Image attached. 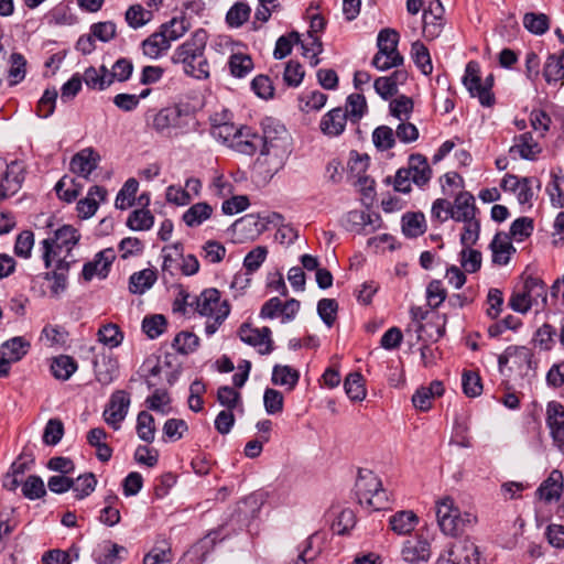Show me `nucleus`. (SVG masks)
Masks as SVG:
<instances>
[{"mask_svg":"<svg viewBox=\"0 0 564 564\" xmlns=\"http://www.w3.org/2000/svg\"><path fill=\"white\" fill-rule=\"evenodd\" d=\"M344 389L351 401H361L366 397L364 377L360 372H350L344 381Z\"/></svg>","mask_w":564,"mask_h":564,"instance_id":"46","label":"nucleus"},{"mask_svg":"<svg viewBox=\"0 0 564 564\" xmlns=\"http://www.w3.org/2000/svg\"><path fill=\"white\" fill-rule=\"evenodd\" d=\"M172 346L181 354L187 355L197 349L199 338L194 333L181 332L173 339Z\"/></svg>","mask_w":564,"mask_h":564,"instance_id":"62","label":"nucleus"},{"mask_svg":"<svg viewBox=\"0 0 564 564\" xmlns=\"http://www.w3.org/2000/svg\"><path fill=\"white\" fill-rule=\"evenodd\" d=\"M128 550L111 540H102L96 544L91 552V558L96 564H120Z\"/></svg>","mask_w":564,"mask_h":564,"instance_id":"11","label":"nucleus"},{"mask_svg":"<svg viewBox=\"0 0 564 564\" xmlns=\"http://www.w3.org/2000/svg\"><path fill=\"white\" fill-rule=\"evenodd\" d=\"M480 214L476 206L475 197L469 192H460L451 204V218L457 223L471 220Z\"/></svg>","mask_w":564,"mask_h":564,"instance_id":"13","label":"nucleus"},{"mask_svg":"<svg viewBox=\"0 0 564 564\" xmlns=\"http://www.w3.org/2000/svg\"><path fill=\"white\" fill-rule=\"evenodd\" d=\"M130 405V397L124 391L115 392L104 411L106 423H120L126 419Z\"/></svg>","mask_w":564,"mask_h":564,"instance_id":"18","label":"nucleus"},{"mask_svg":"<svg viewBox=\"0 0 564 564\" xmlns=\"http://www.w3.org/2000/svg\"><path fill=\"white\" fill-rule=\"evenodd\" d=\"M523 26L532 34L543 35L550 28V19L544 13L528 12L523 17Z\"/></svg>","mask_w":564,"mask_h":564,"instance_id":"52","label":"nucleus"},{"mask_svg":"<svg viewBox=\"0 0 564 564\" xmlns=\"http://www.w3.org/2000/svg\"><path fill=\"white\" fill-rule=\"evenodd\" d=\"M445 10L441 0H429L425 7V40L436 39L445 25Z\"/></svg>","mask_w":564,"mask_h":564,"instance_id":"15","label":"nucleus"},{"mask_svg":"<svg viewBox=\"0 0 564 564\" xmlns=\"http://www.w3.org/2000/svg\"><path fill=\"white\" fill-rule=\"evenodd\" d=\"M22 495L29 500L41 499L46 496V488L39 475H30L22 481Z\"/></svg>","mask_w":564,"mask_h":564,"instance_id":"51","label":"nucleus"},{"mask_svg":"<svg viewBox=\"0 0 564 564\" xmlns=\"http://www.w3.org/2000/svg\"><path fill=\"white\" fill-rule=\"evenodd\" d=\"M79 236L77 230L70 225H64L54 232V238L42 240V259L46 269L52 267V262L59 257L63 250L69 252L77 245Z\"/></svg>","mask_w":564,"mask_h":564,"instance_id":"7","label":"nucleus"},{"mask_svg":"<svg viewBox=\"0 0 564 564\" xmlns=\"http://www.w3.org/2000/svg\"><path fill=\"white\" fill-rule=\"evenodd\" d=\"M193 119L188 104H173L155 112L151 126L161 134L186 133Z\"/></svg>","mask_w":564,"mask_h":564,"instance_id":"5","label":"nucleus"},{"mask_svg":"<svg viewBox=\"0 0 564 564\" xmlns=\"http://www.w3.org/2000/svg\"><path fill=\"white\" fill-rule=\"evenodd\" d=\"M115 260L116 252L113 248H106L98 251L91 261H88L83 265V279L87 282L91 281L95 276L100 280L106 279Z\"/></svg>","mask_w":564,"mask_h":564,"instance_id":"9","label":"nucleus"},{"mask_svg":"<svg viewBox=\"0 0 564 564\" xmlns=\"http://www.w3.org/2000/svg\"><path fill=\"white\" fill-rule=\"evenodd\" d=\"M208 34L205 29H197L189 39L178 45L172 56L173 64H181L186 76L197 80L208 79L209 63L205 55Z\"/></svg>","mask_w":564,"mask_h":564,"instance_id":"3","label":"nucleus"},{"mask_svg":"<svg viewBox=\"0 0 564 564\" xmlns=\"http://www.w3.org/2000/svg\"><path fill=\"white\" fill-rule=\"evenodd\" d=\"M411 321L406 325L404 333L398 327L389 328L381 337L380 345L387 350L399 347L402 339L405 338L411 349H415L423 359V308L421 306H412L410 310Z\"/></svg>","mask_w":564,"mask_h":564,"instance_id":"4","label":"nucleus"},{"mask_svg":"<svg viewBox=\"0 0 564 564\" xmlns=\"http://www.w3.org/2000/svg\"><path fill=\"white\" fill-rule=\"evenodd\" d=\"M541 151V147L534 141L531 132H524L517 137L516 144L509 150L510 153L518 152L521 159L528 161L535 160Z\"/></svg>","mask_w":564,"mask_h":564,"instance_id":"26","label":"nucleus"},{"mask_svg":"<svg viewBox=\"0 0 564 564\" xmlns=\"http://www.w3.org/2000/svg\"><path fill=\"white\" fill-rule=\"evenodd\" d=\"M412 183L423 185V154L413 153L408 159V166L400 167L393 178V188L406 194L411 191Z\"/></svg>","mask_w":564,"mask_h":564,"instance_id":"8","label":"nucleus"},{"mask_svg":"<svg viewBox=\"0 0 564 564\" xmlns=\"http://www.w3.org/2000/svg\"><path fill=\"white\" fill-rule=\"evenodd\" d=\"M533 229L534 224L532 218L519 217L512 221L508 236L516 241L521 242L532 235Z\"/></svg>","mask_w":564,"mask_h":564,"instance_id":"58","label":"nucleus"},{"mask_svg":"<svg viewBox=\"0 0 564 564\" xmlns=\"http://www.w3.org/2000/svg\"><path fill=\"white\" fill-rule=\"evenodd\" d=\"M338 303L335 299H321L317 303V314L323 323L332 327L336 321Z\"/></svg>","mask_w":564,"mask_h":564,"instance_id":"63","label":"nucleus"},{"mask_svg":"<svg viewBox=\"0 0 564 564\" xmlns=\"http://www.w3.org/2000/svg\"><path fill=\"white\" fill-rule=\"evenodd\" d=\"M347 113L340 107L326 112L319 122L321 131L328 137L340 135L346 127Z\"/></svg>","mask_w":564,"mask_h":564,"instance_id":"20","label":"nucleus"},{"mask_svg":"<svg viewBox=\"0 0 564 564\" xmlns=\"http://www.w3.org/2000/svg\"><path fill=\"white\" fill-rule=\"evenodd\" d=\"M435 513L441 530L451 536H457L477 523L476 514L467 511L462 513L449 498L437 505Z\"/></svg>","mask_w":564,"mask_h":564,"instance_id":"6","label":"nucleus"},{"mask_svg":"<svg viewBox=\"0 0 564 564\" xmlns=\"http://www.w3.org/2000/svg\"><path fill=\"white\" fill-rule=\"evenodd\" d=\"M420 518L411 510H402L392 514L389 519L390 528L399 535L411 533L417 525Z\"/></svg>","mask_w":564,"mask_h":564,"instance_id":"25","label":"nucleus"},{"mask_svg":"<svg viewBox=\"0 0 564 564\" xmlns=\"http://www.w3.org/2000/svg\"><path fill=\"white\" fill-rule=\"evenodd\" d=\"M82 79L85 82L88 88L94 90H105L111 85L109 70L106 68V66H101L99 69L95 68L94 66L87 67Z\"/></svg>","mask_w":564,"mask_h":564,"instance_id":"30","label":"nucleus"},{"mask_svg":"<svg viewBox=\"0 0 564 564\" xmlns=\"http://www.w3.org/2000/svg\"><path fill=\"white\" fill-rule=\"evenodd\" d=\"M93 366L96 379L101 384H109L118 377V360L112 356L111 351H104L99 355H96L93 360Z\"/></svg>","mask_w":564,"mask_h":564,"instance_id":"14","label":"nucleus"},{"mask_svg":"<svg viewBox=\"0 0 564 564\" xmlns=\"http://www.w3.org/2000/svg\"><path fill=\"white\" fill-rule=\"evenodd\" d=\"M480 66L476 61H469L465 67V74L462 78L463 85L468 90L469 95L474 98L477 96V91L480 85Z\"/></svg>","mask_w":564,"mask_h":564,"instance_id":"49","label":"nucleus"},{"mask_svg":"<svg viewBox=\"0 0 564 564\" xmlns=\"http://www.w3.org/2000/svg\"><path fill=\"white\" fill-rule=\"evenodd\" d=\"M77 361L68 355H59L52 360L51 372L58 380H68L77 370Z\"/></svg>","mask_w":564,"mask_h":564,"instance_id":"33","label":"nucleus"},{"mask_svg":"<svg viewBox=\"0 0 564 564\" xmlns=\"http://www.w3.org/2000/svg\"><path fill=\"white\" fill-rule=\"evenodd\" d=\"M213 214V208L207 203H196L192 205L184 214L183 221L188 227H197L202 225L205 220L210 218Z\"/></svg>","mask_w":564,"mask_h":564,"instance_id":"37","label":"nucleus"},{"mask_svg":"<svg viewBox=\"0 0 564 564\" xmlns=\"http://www.w3.org/2000/svg\"><path fill=\"white\" fill-rule=\"evenodd\" d=\"M261 158L257 159V165L263 169V173L272 177L285 165L290 153L289 133L286 128L272 117L261 120Z\"/></svg>","mask_w":564,"mask_h":564,"instance_id":"2","label":"nucleus"},{"mask_svg":"<svg viewBox=\"0 0 564 564\" xmlns=\"http://www.w3.org/2000/svg\"><path fill=\"white\" fill-rule=\"evenodd\" d=\"M258 431L252 440L246 443L243 454L248 458H257L261 455L263 445L268 443L272 435L271 425H257Z\"/></svg>","mask_w":564,"mask_h":564,"instance_id":"31","label":"nucleus"},{"mask_svg":"<svg viewBox=\"0 0 564 564\" xmlns=\"http://www.w3.org/2000/svg\"><path fill=\"white\" fill-rule=\"evenodd\" d=\"M98 340L109 348H116L121 345L123 340V333L117 324L108 323L102 325L98 333Z\"/></svg>","mask_w":564,"mask_h":564,"instance_id":"50","label":"nucleus"},{"mask_svg":"<svg viewBox=\"0 0 564 564\" xmlns=\"http://www.w3.org/2000/svg\"><path fill=\"white\" fill-rule=\"evenodd\" d=\"M100 162L99 153L93 148H85L77 152L70 160L69 170L85 180H88L93 171Z\"/></svg>","mask_w":564,"mask_h":564,"instance_id":"12","label":"nucleus"},{"mask_svg":"<svg viewBox=\"0 0 564 564\" xmlns=\"http://www.w3.org/2000/svg\"><path fill=\"white\" fill-rule=\"evenodd\" d=\"M401 556L409 564H419L423 560V536L416 534L403 542Z\"/></svg>","mask_w":564,"mask_h":564,"instance_id":"38","label":"nucleus"},{"mask_svg":"<svg viewBox=\"0 0 564 564\" xmlns=\"http://www.w3.org/2000/svg\"><path fill=\"white\" fill-rule=\"evenodd\" d=\"M265 502V494L254 491L240 500L228 521L215 530L209 531L193 547L192 552L200 555L202 561L214 549L217 542L227 539L231 533L242 530L251 531L252 522L258 519L261 508Z\"/></svg>","mask_w":564,"mask_h":564,"instance_id":"1","label":"nucleus"},{"mask_svg":"<svg viewBox=\"0 0 564 564\" xmlns=\"http://www.w3.org/2000/svg\"><path fill=\"white\" fill-rule=\"evenodd\" d=\"M463 392L468 398H476L482 392V383L479 375L471 370H465L462 376Z\"/></svg>","mask_w":564,"mask_h":564,"instance_id":"64","label":"nucleus"},{"mask_svg":"<svg viewBox=\"0 0 564 564\" xmlns=\"http://www.w3.org/2000/svg\"><path fill=\"white\" fill-rule=\"evenodd\" d=\"M25 180V167L23 162L14 160L7 164L2 182L11 193H18Z\"/></svg>","mask_w":564,"mask_h":564,"instance_id":"28","label":"nucleus"},{"mask_svg":"<svg viewBox=\"0 0 564 564\" xmlns=\"http://www.w3.org/2000/svg\"><path fill=\"white\" fill-rule=\"evenodd\" d=\"M252 58L242 53H235L229 56L228 67L230 74L236 78L246 77L253 69Z\"/></svg>","mask_w":564,"mask_h":564,"instance_id":"42","label":"nucleus"},{"mask_svg":"<svg viewBox=\"0 0 564 564\" xmlns=\"http://www.w3.org/2000/svg\"><path fill=\"white\" fill-rule=\"evenodd\" d=\"M300 380V373L297 370L290 366L275 365L272 370L271 381L276 386H288L294 388Z\"/></svg>","mask_w":564,"mask_h":564,"instance_id":"45","label":"nucleus"},{"mask_svg":"<svg viewBox=\"0 0 564 564\" xmlns=\"http://www.w3.org/2000/svg\"><path fill=\"white\" fill-rule=\"evenodd\" d=\"M10 67L8 69L9 86L20 84L26 75V59L21 53H12L10 55Z\"/></svg>","mask_w":564,"mask_h":564,"instance_id":"44","label":"nucleus"},{"mask_svg":"<svg viewBox=\"0 0 564 564\" xmlns=\"http://www.w3.org/2000/svg\"><path fill=\"white\" fill-rule=\"evenodd\" d=\"M139 188V182L134 177L128 178L120 191L118 192L115 200L116 208L124 210L134 205L135 194Z\"/></svg>","mask_w":564,"mask_h":564,"instance_id":"39","label":"nucleus"},{"mask_svg":"<svg viewBox=\"0 0 564 564\" xmlns=\"http://www.w3.org/2000/svg\"><path fill=\"white\" fill-rule=\"evenodd\" d=\"M57 197L66 203H73L80 194L82 185L75 178L64 175L54 186Z\"/></svg>","mask_w":564,"mask_h":564,"instance_id":"35","label":"nucleus"},{"mask_svg":"<svg viewBox=\"0 0 564 564\" xmlns=\"http://www.w3.org/2000/svg\"><path fill=\"white\" fill-rule=\"evenodd\" d=\"M463 231L459 237V242L463 247H471L477 243L480 236V219L478 217L471 220H464Z\"/></svg>","mask_w":564,"mask_h":564,"instance_id":"57","label":"nucleus"},{"mask_svg":"<svg viewBox=\"0 0 564 564\" xmlns=\"http://www.w3.org/2000/svg\"><path fill=\"white\" fill-rule=\"evenodd\" d=\"M543 77L549 85L563 82L564 64L557 57L547 56L543 67Z\"/></svg>","mask_w":564,"mask_h":564,"instance_id":"61","label":"nucleus"},{"mask_svg":"<svg viewBox=\"0 0 564 564\" xmlns=\"http://www.w3.org/2000/svg\"><path fill=\"white\" fill-rule=\"evenodd\" d=\"M107 197V189L99 185H94L89 188L87 196L78 200L76 209L78 212V216L83 219H88L93 217L99 206L97 198L104 202Z\"/></svg>","mask_w":564,"mask_h":564,"instance_id":"21","label":"nucleus"},{"mask_svg":"<svg viewBox=\"0 0 564 564\" xmlns=\"http://www.w3.org/2000/svg\"><path fill=\"white\" fill-rule=\"evenodd\" d=\"M347 119L351 123H358L360 119L368 112V105L366 97L362 94H351L346 99Z\"/></svg>","mask_w":564,"mask_h":564,"instance_id":"36","label":"nucleus"},{"mask_svg":"<svg viewBox=\"0 0 564 564\" xmlns=\"http://www.w3.org/2000/svg\"><path fill=\"white\" fill-rule=\"evenodd\" d=\"M455 564H480L478 546L469 538L456 541L449 550Z\"/></svg>","mask_w":564,"mask_h":564,"instance_id":"16","label":"nucleus"},{"mask_svg":"<svg viewBox=\"0 0 564 564\" xmlns=\"http://www.w3.org/2000/svg\"><path fill=\"white\" fill-rule=\"evenodd\" d=\"M221 305L220 292L215 288L205 289L195 296V311L202 316H216Z\"/></svg>","mask_w":564,"mask_h":564,"instance_id":"19","label":"nucleus"},{"mask_svg":"<svg viewBox=\"0 0 564 564\" xmlns=\"http://www.w3.org/2000/svg\"><path fill=\"white\" fill-rule=\"evenodd\" d=\"M143 54L152 59L161 57L171 47L163 33L156 31L142 41Z\"/></svg>","mask_w":564,"mask_h":564,"instance_id":"29","label":"nucleus"},{"mask_svg":"<svg viewBox=\"0 0 564 564\" xmlns=\"http://www.w3.org/2000/svg\"><path fill=\"white\" fill-rule=\"evenodd\" d=\"M512 182V186H510L511 192H518L517 198L519 204H530L533 198L532 191V178L531 177H522L518 178L516 175L507 174L502 178L501 187L507 191V184Z\"/></svg>","mask_w":564,"mask_h":564,"instance_id":"24","label":"nucleus"},{"mask_svg":"<svg viewBox=\"0 0 564 564\" xmlns=\"http://www.w3.org/2000/svg\"><path fill=\"white\" fill-rule=\"evenodd\" d=\"M563 491V474L558 469L551 471L549 477L541 482L536 489V496L540 500L551 502L554 499H560Z\"/></svg>","mask_w":564,"mask_h":564,"instance_id":"22","label":"nucleus"},{"mask_svg":"<svg viewBox=\"0 0 564 564\" xmlns=\"http://www.w3.org/2000/svg\"><path fill=\"white\" fill-rule=\"evenodd\" d=\"M154 216L147 208L135 209L127 219V227L134 231L149 230L153 227Z\"/></svg>","mask_w":564,"mask_h":564,"instance_id":"43","label":"nucleus"},{"mask_svg":"<svg viewBox=\"0 0 564 564\" xmlns=\"http://www.w3.org/2000/svg\"><path fill=\"white\" fill-rule=\"evenodd\" d=\"M57 97L58 94L54 87L46 88L37 101L36 115L43 119L50 118L55 111Z\"/></svg>","mask_w":564,"mask_h":564,"instance_id":"56","label":"nucleus"},{"mask_svg":"<svg viewBox=\"0 0 564 564\" xmlns=\"http://www.w3.org/2000/svg\"><path fill=\"white\" fill-rule=\"evenodd\" d=\"M399 72L392 73L390 76L378 77L373 83L376 93L383 99L388 100L398 93Z\"/></svg>","mask_w":564,"mask_h":564,"instance_id":"54","label":"nucleus"},{"mask_svg":"<svg viewBox=\"0 0 564 564\" xmlns=\"http://www.w3.org/2000/svg\"><path fill=\"white\" fill-rule=\"evenodd\" d=\"M97 486V479L93 473L79 475L74 479V487L72 488L76 494L75 497L78 500H83L88 497Z\"/></svg>","mask_w":564,"mask_h":564,"instance_id":"59","label":"nucleus"},{"mask_svg":"<svg viewBox=\"0 0 564 564\" xmlns=\"http://www.w3.org/2000/svg\"><path fill=\"white\" fill-rule=\"evenodd\" d=\"M523 290L525 291L527 295L530 297L531 303L533 305L538 306L540 303L542 305L546 304V301H547L546 285L540 278L528 275L524 279Z\"/></svg>","mask_w":564,"mask_h":564,"instance_id":"34","label":"nucleus"},{"mask_svg":"<svg viewBox=\"0 0 564 564\" xmlns=\"http://www.w3.org/2000/svg\"><path fill=\"white\" fill-rule=\"evenodd\" d=\"M399 33L393 29H382L377 37L378 52L400 54L398 51Z\"/></svg>","mask_w":564,"mask_h":564,"instance_id":"55","label":"nucleus"},{"mask_svg":"<svg viewBox=\"0 0 564 564\" xmlns=\"http://www.w3.org/2000/svg\"><path fill=\"white\" fill-rule=\"evenodd\" d=\"M158 280V271L155 269H143L134 272L129 278V291L132 294H143L151 289Z\"/></svg>","mask_w":564,"mask_h":564,"instance_id":"27","label":"nucleus"},{"mask_svg":"<svg viewBox=\"0 0 564 564\" xmlns=\"http://www.w3.org/2000/svg\"><path fill=\"white\" fill-rule=\"evenodd\" d=\"M562 170L558 173L554 170L551 171V183L549 184L546 192L550 195L551 203L556 208L564 207V192L561 188V184L564 182Z\"/></svg>","mask_w":564,"mask_h":564,"instance_id":"60","label":"nucleus"},{"mask_svg":"<svg viewBox=\"0 0 564 564\" xmlns=\"http://www.w3.org/2000/svg\"><path fill=\"white\" fill-rule=\"evenodd\" d=\"M372 142L378 151H388L395 145V132L389 126H379L372 132Z\"/></svg>","mask_w":564,"mask_h":564,"instance_id":"53","label":"nucleus"},{"mask_svg":"<svg viewBox=\"0 0 564 564\" xmlns=\"http://www.w3.org/2000/svg\"><path fill=\"white\" fill-rule=\"evenodd\" d=\"M189 29L187 20L182 18H172L169 22L161 24L159 31L163 33L164 37L171 44L173 41L182 37Z\"/></svg>","mask_w":564,"mask_h":564,"instance_id":"41","label":"nucleus"},{"mask_svg":"<svg viewBox=\"0 0 564 564\" xmlns=\"http://www.w3.org/2000/svg\"><path fill=\"white\" fill-rule=\"evenodd\" d=\"M381 480L369 469H359L355 484V492L360 503H372L371 492L380 489Z\"/></svg>","mask_w":564,"mask_h":564,"instance_id":"17","label":"nucleus"},{"mask_svg":"<svg viewBox=\"0 0 564 564\" xmlns=\"http://www.w3.org/2000/svg\"><path fill=\"white\" fill-rule=\"evenodd\" d=\"M303 41L299 32L292 31L286 35H281L276 42L273 51V57L275 59H283L291 54L293 45L300 44L302 46Z\"/></svg>","mask_w":564,"mask_h":564,"instance_id":"47","label":"nucleus"},{"mask_svg":"<svg viewBox=\"0 0 564 564\" xmlns=\"http://www.w3.org/2000/svg\"><path fill=\"white\" fill-rule=\"evenodd\" d=\"M30 344L23 337H13L1 345V354L11 362L19 361L28 354Z\"/></svg>","mask_w":564,"mask_h":564,"instance_id":"40","label":"nucleus"},{"mask_svg":"<svg viewBox=\"0 0 564 564\" xmlns=\"http://www.w3.org/2000/svg\"><path fill=\"white\" fill-rule=\"evenodd\" d=\"M230 147L235 151L250 156L259 152V158H261V133L254 131L251 127L241 126L238 129L235 142L230 143Z\"/></svg>","mask_w":564,"mask_h":564,"instance_id":"10","label":"nucleus"},{"mask_svg":"<svg viewBox=\"0 0 564 564\" xmlns=\"http://www.w3.org/2000/svg\"><path fill=\"white\" fill-rule=\"evenodd\" d=\"M167 319L162 314H154L145 316L142 321V330L150 338L155 339L160 337L166 329Z\"/></svg>","mask_w":564,"mask_h":564,"instance_id":"48","label":"nucleus"},{"mask_svg":"<svg viewBox=\"0 0 564 564\" xmlns=\"http://www.w3.org/2000/svg\"><path fill=\"white\" fill-rule=\"evenodd\" d=\"M489 247L492 252V262L499 265H507L511 253L516 252V248L510 242V237L503 232H497Z\"/></svg>","mask_w":564,"mask_h":564,"instance_id":"23","label":"nucleus"},{"mask_svg":"<svg viewBox=\"0 0 564 564\" xmlns=\"http://www.w3.org/2000/svg\"><path fill=\"white\" fill-rule=\"evenodd\" d=\"M251 14V8L245 0L236 1L227 11L225 22L230 29L242 26Z\"/></svg>","mask_w":564,"mask_h":564,"instance_id":"32","label":"nucleus"}]
</instances>
